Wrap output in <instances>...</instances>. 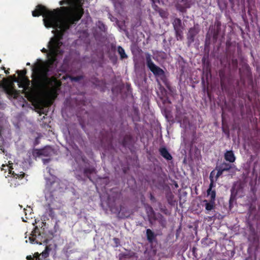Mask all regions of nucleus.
Returning a JSON list of instances; mask_svg holds the SVG:
<instances>
[{
    "mask_svg": "<svg viewBox=\"0 0 260 260\" xmlns=\"http://www.w3.org/2000/svg\"><path fill=\"white\" fill-rule=\"evenodd\" d=\"M84 0H62L60 5H69L68 7L49 11L45 7L38 5L32 12L34 17L42 15L45 26L52 27L54 34L48 44V50L43 48L41 51L47 53V60H58L63 50V45L60 40L63 32L69 28L70 25L78 21L83 14L82 5Z\"/></svg>",
    "mask_w": 260,
    "mask_h": 260,
    "instance_id": "nucleus-1",
    "label": "nucleus"
},
{
    "mask_svg": "<svg viewBox=\"0 0 260 260\" xmlns=\"http://www.w3.org/2000/svg\"><path fill=\"white\" fill-rule=\"evenodd\" d=\"M8 163L2 165V170L5 171H8V174L11 175L10 176L11 178L9 180L11 185L15 186L19 184V183L16 181L17 179L18 180L23 179L24 176V169L20 167L17 163L13 164L10 160H9Z\"/></svg>",
    "mask_w": 260,
    "mask_h": 260,
    "instance_id": "nucleus-2",
    "label": "nucleus"
},
{
    "mask_svg": "<svg viewBox=\"0 0 260 260\" xmlns=\"http://www.w3.org/2000/svg\"><path fill=\"white\" fill-rule=\"evenodd\" d=\"M17 73L20 76L19 79L17 81L18 83L19 87L23 88L24 90H27L29 87V82L25 77L26 71H18Z\"/></svg>",
    "mask_w": 260,
    "mask_h": 260,
    "instance_id": "nucleus-3",
    "label": "nucleus"
},
{
    "mask_svg": "<svg viewBox=\"0 0 260 260\" xmlns=\"http://www.w3.org/2000/svg\"><path fill=\"white\" fill-rule=\"evenodd\" d=\"M146 60L148 67L155 75L158 76H162L164 75V72L163 70L152 62L149 55L146 57Z\"/></svg>",
    "mask_w": 260,
    "mask_h": 260,
    "instance_id": "nucleus-4",
    "label": "nucleus"
},
{
    "mask_svg": "<svg viewBox=\"0 0 260 260\" xmlns=\"http://www.w3.org/2000/svg\"><path fill=\"white\" fill-rule=\"evenodd\" d=\"M215 175L214 172H211L210 175V184L209 189L207 190V195L208 197H210L211 201H214L215 198V191L214 190H212V188L213 186V176Z\"/></svg>",
    "mask_w": 260,
    "mask_h": 260,
    "instance_id": "nucleus-5",
    "label": "nucleus"
},
{
    "mask_svg": "<svg viewBox=\"0 0 260 260\" xmlns=\"http://www.w3.org/2000/svg\"><path fill=\"white\" fill-rule=\"evenodd\" d=\"M52 152V149L50 147H47L43 149L38 150V153L41 155L48 156L51 155Z\"/></svg>",
    "mask_w": 260,
    "mask_h": 260,
    "instance_id": "nucleus-6",
    "label": "nucleus"
},
{
    "mask_svg": "<svg viewBox=\"0 0 260 260\" xmlns=\"http://www.w3.org/2000/svg\"><path fill=\"white\" fill-rule=\"evenodd\" d=\"M225 159L230 162H233L235 160V155L232 151H227L224 155Z\"/></svg>",
    "mask_w": 260,
    "mask_h": 260,
    "instance_id": "nucleus-7",
    "label": "nucleus"
},
{
    "mask_svg": "<svg viewBox=\"0 0 260 260\" xmlns=\"http://www.w3.org/2000/svg\"><path fill=\"white\" fill-rule=\"evenodd\" d=\"M160 152L161 155L168 160H170L172 158L171 155L169 154L167 150L165 148L160 149Z\"/></svg>",
    "mask_w": 260,
    "mask_h": 260,
    "instance_id": "nucleus-8",
    "label": "nucleus"
},
{
    "mask_svg": "<svg viewBox=\"0 0 260 260\" xmlns=\"http://www.w3.org/2000/svg\"><path fill=\"white\" fill-rule=\"evenodd\" d=\"M45 198H46V200L48 202V205L49 206H50L51 203H52V199H53L51 193L49 192V190H46L45 192Z\"/></svg>",
    "mask_w": 260,
    "mask_h": 260,
    "instance_id": "nucleus-9",
    "label": "nucleus"
},
{
    "mask_svg": "<svg viewBox=\"0 0 260 260\" xmlns=\"http://www.w3.org/2000/svg\"><path fill=\"white\" fill-rule=\"evenodd\" d=\"M205 203V209L208 211H211L213 208L214 201H211L208 203L206 200L203 201Z\"/></svg>",
    "mask_w": 260,
    "mask_h": 260,
    "instance_id": "nucleus-10",
    "label": "nucleus"
},
{
    "mask_svg": "<svg viewBox=\"0 0 260 260\" xmlns=\"http://www.w3.org/2000/svg\"><path fill=\"white\" fill-rule=\"evenodd\" d=\"M45 178L47 181V184L48 186L51 185L52 184H54L55 183L54 181L55 177L52 175H51L50 178H48L47 177H46Z\"/></svg>",
    "mask_w": 260,
    "mask_h": 260,
    "instance_id": "nucleus-11",
    "label": "nucleus"
},
{
    "mask_svg": "<svg viewBox=\"0 0 260 260\" xmlns=\"http://www.w3.org/2000/svg\"><path fill=\"white\" fill-rule=\"evenodd\" d=\"M118 52L120 54L121 58H124L127 57V56L125 53L124 49L120 46H119L118 47Z\"/></svg>",
    "mask_w": 260,
    "mask_h": 260,
    "instance_id": "nucleus-12",
    "label": "nucleus"
},
{
    "mask_svg": "<svg viewBox=\"0 0 260 260\" xmlns=\"http://www.w3.org/2000/svg\"><path fill=\"white\" fill-rule=\"evenodd\" d=\"M146 234L147 236V238L149 241H151L153 239L154 236L153 233L150 229H147L146 231Z\"/></svg>",
    "mask_w": 260,
    "mask_h": 260,
    "instance_id": "nucleus-13",
    "label": "nucleus"
},
{
    "mask_svg": "<svg viewBox=\"0 0 260 260\" xmlns=\"http://www.w3.org/2000/svg\"><path fill=\"white\" fill-rule=\"evenodd\" d=\"M180 23H181V21L178 19H176L174 20L173 24H174V27H175V29H176V28H177L176 25L177 24L179 25L180 24Z\"/></svg>",
    "mask_w": 260,
    "mask_h": 260,
    "instance_id": "nucleus-14",
    "label": "nucleus"
},
{
    "mask_svg": "<svg viewBox=\"0 0 260 260\" xmlns=\"http://www.w3.org/2000/svg\"><path fill=\"white\" fill-rule=\"evenodd\" d=\"M228 170V169H222L221 171H218V172L216 174H215V175L214 176H215L216 175V178H217L219 176H220L222 173V171H224V170ZM215 173V172L214 171ZM214 177V176H213V178Z\"/></svg>",
    "mask_w": 260,
    "mask_h": 260,
    "instance_id": "nucleus-15",
    "label": "nucleus"
},
{
    "mask_svg": "<svg viewBox=\"0 0 260 260\" xmlns=\"http://www.w3.org/2000/svg\"><path fill=\"white\" fill-rule=\"evenodd\" d=\"M10 92L11 94L13 95L14 98H16L17 97V93L16 91H15V90L12 89L11 90H10Z\"/></svg>",
    "mask_w": 260,
    "mask_h": 260,
    "instance_id": "nucleus-16",
    "label": "nucleus"
},
{
    "mask_svg": "<svg viewBox=\"0 0 260 260\" xmlns=\"http://www.w3.org/2000/svg\"><path fill=\"white\" fill-rule=\"evenodd\" d=\"M28 240H29V242L31 243H36L35 242V238L34 237V235H32V237H29Z\"/></svg>",
    "mask_w": 260,
    "mask_h": 260,
    "instance_id": "nucleus-17",
    "label": "nucleus"
},
{
    "mask_svg": "<svg viewBox=\"0 0 260 260\" xmlns=\"http://www.w3.org/2000/svg\"><path fill=\"white\" fill-rule=\"evenodd\" d=\"M22 220L24 222H27L28 220V218L26 216L25 218H22Z\"/></svg>",
    "mask_w": 260,
    "mask_h": 260,
    "instance_id": "nucleus-18",
    "label": "nucleus"
},
{
    "mask_svg": "<svg viewBox=\"0 0 260 260\" xmlns=\"http://www.w3.org/2000/svg\"><path fill=\"white\" fill-rule=\"evenodd\" d=\"M43 162L44 164H45V163H47V162H48L49 161V159H43Z\"/></svg>",
    "mask_w": 260,
    "mask_h": 260,
    "instance_id": "nucleus-19",
    "label": "nucleus"
},
{
    "mask_svg": "<svg viewBox=\"0 0 260 260\" xmlns=\"http://www.w3.org/2000/svg\"><path fill=\"white\" fill-rule=\"evenodd\" d=\"M42 254L43 256H45L46 254V252L45 251H43Z\"/></svg>",
    "mask_w": 260,
    "mask_h": 260,
    "instance_id": "nucleus-20",
    "label": "nucleus"
},
{
    "mask_svg": "<svg viewBox=\"0 0 260 260\" xmlns=\"http://www.w3.org/2000/svg\"><path fill=\"white\" fill-rule=\"evenodd\" d=\"M186 7L185 6V7H184V8H180V9H179V10H180V11H183V10H184V9L185 8H186Z\"/></svg>",
    "mask_w": 260,
    "mask_h": 260,
    "instance_id": "nucleus-21",
    "label": "nucleus"
},
{
    "mask_svg": "<svg viewBox=\"0 0 260 260\" xmlns=\"http://www.w3.org/2000/svg\"><path fill=\"white\" fill-rule=\"evenodd\" d=\"M71 80H76H76H78V79H77V78H71Z\"/></svg>",
    "mask_w": 260,
    "mask_h": 260,
    "instance_id": "nucleus-22",
    "label": "nucleus"
},
{
    "mask_svg": "<svg viewBox=\"0 0 260 260\" xmlns=\"http://www.w3.org/2000/svg\"><path fill=\"white\" fill-rule=\"evenodd\" d=\"M47 172H48L49 173H50V169H49V168H47Z\"/></svg>",
    "mask_w": 260,
    "mask_h": 260,
    "instance_id": "nucleus-23",
    "label": "nucleus"
},
{
    "mask_svg": "<svg viewBox=\"0 0 260 260\" xmlns=\"http://www.w3.org/2000/svg\"><path fill=\"white\" fill-rule=\"evenodd\" d=\"M25 210L27 211H28V212H30L31 211V209H25Z\"/></svg>",
    "mask_w": 260,
    "mask_h": 260,
    "instance_id": "nucleus-24",
    "label": "nucleus"
},
{
    "mask_svg": "<svg viewBox=\"0 0 260 260\" xmlns=\"http://www.w3.org/2000/svg\"><path fill=\"white\" fill-rule=\"evenodd\" d=\"M29 64H30V63H27V65H29Z\"/></svg>",
    "mask_w": 260,
    "mask_h": 260,
    "instance_id": "nucleus-25",
    "label": "nucleus"
}]
</instances>
